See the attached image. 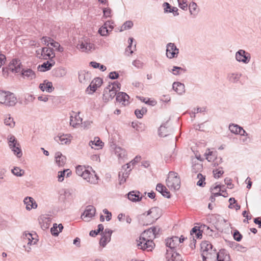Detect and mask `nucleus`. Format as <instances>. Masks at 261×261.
Returning <instances> with one entry per match:
<instances>
[{
    "instance_id": "obj_54",
    "label": "nucleus",
    "mask_w": 261,
    "mask_h": 261,
    "mask_svg": "<svg viewBox=\"0 0 261 261\" xmlns=\"http://www.w3.org/2000/svg\"><path fill=\"white\" fill-rule=\"evenodd\" d=\"M223 173L224 172L222 168H219L218 169L213 170L214 176L216 178H219Z\"/></svg>"
},
{
    "instance_id": "obj_51",
    "label": "nucleus",
    "mask_w": 261,
    "mask_h": 261,
    "mask_svg": "<svg viewBox=\"0 0 261 261\" xmlns=\"http://www.w3.org/2000/svg\"><path fill=\"white\" fill-rule=\"evenodd\" d=\"M49 44H50V45L52 47H53L55 48L56 49H57L59 51H60V52L63 51V48L62 47H60V44L58 42L54 41L53 39L51 40V42Z\"/></svg>"
},
{
    "instance_id": "obj_63",
    "label": "nucleus",
    "mask_w": 261,
    "mask_h": 261,
    "mask_svg": "<svg viewBox=\"0 0 261 261\" xmlns=\"http://www.w3.org/2000/svg\"><path fill=\"white\" fill-rule=\"evenodd\" d=\"M132 64L138 68H141L143 66V63L139 60H134Z\"/></svg>"
},
{
    "instance_id": "obj_22",
    "label": "nucleus",
    "mask_w": 261,
    "mask_h": 261,
    "mask_svg": "<svg viewBox=\"0 0 261 261\" xmlns=\"http://www.w3.org/2000/svg\"><path fill=\"white\" fill-rule=\"evenodd\" d=\"M129 96L124 92H120L116 95V101L124 106L127 105L129 103Z\"/></svg>"
},
{
    "instance_id": "obj_29",
    "label": "nucleus",
    "mask_w": 261,
    "mask_h": 261,
    "mask_svg": "<svg viewBox=\"0 0 261 261\" xmlns=\"http://www.w3.org/2000/svg\"><path fill=\"white\" fill-rule=\"evenodd\" d=\"M39 88L42 91H46L48 93L51 92L54 89L52 83L47 80L44 81L43 83L39 85Z\"/></svg>"
},
{
    "instance_id": "obj_1",
    "label": "nucleus",
    "mask_w": 261,
    "mask_h": 261,
    "mask_svg": "<svg viewBox=\"0 0 261 261\" xmlns=\"http://www.w3.org/2000/svg\"><path fill=\"white\" fill-rule=\"evenodd\" d=\"M203 261L208 259L210 261H230V256L225 250H221L218 253L213 249L212 245L208 241L202 242L201 244Z\"/></svg>"
},
{
    "instance_id": "obj_31",
    "label": "nucleus",
    "mask_w": 261,
    "mask_h": 261,
    "mask_svg": "<svg viewBox=\"0 0 261 261\" xmlns=\"http://www.w3.org/2000/svg\"><path fill=\"white\" fill-rule=\"evenodd\" d=\"M242 76V74L239 72H230L227 75V79L231 83H238Z\"/></svg>"
},
{
    "instance_id": "obj_14",
    "label": "nucleus",
    "mask_w": 261,
    "mask_h": 261,
    "mask_svg": "<svg viewBox=\"0 0 261 261\" xmlns=\"http://www.w3.org/2000/svg\"><path fill=\"white\" fill-rule=\"evenodd\" d=\"M132 169H127L125 165L122 167V170L119 172L118 177L119 184L122 185L125 182L127 178L128 177Z\"/></svg>"
},
{
    "instance_id": "obj_4",
    "label": "nucleus",
    "mask_w": 261,
    "mask_h": 261,
    "mask_svg": "<svg viewBox=\"0 0 261 261\" xmlns=\"http://www.w3.org/2000/svg\"><path fill=\"white\" fill-rule=\"evenodd\" d=\"M167 186L171 190H177L180 187V179L178 174L173 171L168 173L166 181Z\"/></svg>"
},
{
    "instance_id": "obj_20",
    "label": "nucleus",
    "mask_w": 261,
    "mask_h": 261,
    "mask_svg": "<svg viewBox=\"0 0 261 261\" xmlns=\"http://www.w3.org/2000/svg\"><path fill=\"white\" fill-rule=\"evenodd\" d=\"M20 61L17 59H13L9 64L8 69L9 71L14 73H17L20 71Z\"/></svg>"
},
{
    "instance_id": "obj_45",
    "label": "nucleus",
    "mask_w": 261,
    "mask_h": 261,
    "mask_svg": "<svg viewBox=\"0 0 261 261\" xmlns=\"http://www.w3.org/2000/svg\"><path fill=\"white\" fill-rule=\"evenodd\" d=\"M66 70L64 68H58L55 71V75L58 77H63L66 74Z\"/></svg>"
},
{
    "instance_id": "obj_41",
    "label": "nucleus",
    "mask_w": 261,
    "mask_h": 261,
    "mask_svg": "<svg viewBox=\"0 0 261 261\" xmlns=\"http://www.w3.org/2000/svg\"><path fill=\"white\" fill-rule=\"evenodd\" d=\"M8 144L10 148H13L19 146V143L14 136H10L8 137Z\"/></svg>"
},
{
    "instance_id": "obj_13",
    "label": "nucleus",
    "mask_w": 261,
    "mask_h": 261,
    "mask_svg": "<svg viewBox=\"0 0 261 261\" xmlns=\"http://www.w3.org/2000/svg\"><path fill=\"white\" fill-rule=\"evenodd\" d=\"M72 137V136L69 134H59L54 139L58 143L64 145L70 144Z\"/></svg>"
},
{
    "instance_id": "obj_12",
    "label": "nucleus",
    "mask_w": 261,
    "mask_h": 261,
    "mask_svg": "<svg viewBox=\"0 0 261 261\" xmlns=\"http://www.w3.org/2000/svg\"><path fill=\"white\" fill-rule=\"evenodd\" d=\"M95 208L93 206L88 205L82 215L81 218L85 221L88 222L95 215Z\"/></svg>"
},
{
    "instance_id": "obj_44",
    "label": "nucleus",
    "mask_w": 261,
    "mask_h": 261,
    "mask_svg": "<svg viewBox=\"0 0 261 261\" xmlns=\"http://www.w3.org/2000/svg\"><path fill=\"white\" fill-rule=\"evenodd\" d=\"M11 171L14 175L17 176H21L24 173V170L17 167H14L12 169Z\"/></svg>"
},
{
    "instance_id": "obj_28",
    "label": "nucleus",
    "mask_w": 261,
    "mask_h": 261,
    "mask_svg": "<svg viewBox=\"0 0 261 261\" xmlns=\"http://www.w3.org/2000/svg\"><path fill=\"white\" fill-rule=\"evenodd\" d=\"M91 80L90 73L85 70H81L79 72V80L81 83H87Z\"/></svg>"
},
{
    "instance_id": "obj_7",
    "label": "nucleus",
    "mask_w": 261,
    "mask_h": 261,
    "mask_svg": "<svg viewBox=\"0 0 261 261\" xmlns=\"http://www.w3.org/2000/svg\"><path fill=\"white\" fill-rule=\"evenodd\" d=\"M251 59V54L244 49H239L235 54V59L239 63L248 64Z\"/></svg>"
},
{
    "instance_id": "obj_50",
    "label": "nucleus",
    "mask_w": 261,
    "mask_h": 261,
    "mask_svg": "<svg viewBox=\"0 0 261 261\" xmlns=\"http://www.w3.org/2000/svg\"><path fill=\"white\" fill-rule=\"evenodd\" d=\"M12 151L13 152L14 154H15L18 158H20L22 153L20 148V144L19 146H17L16 147H14L13 148H11Z\"/></svg>"
},
{
    "instance_id": "obj_35",
    "label": "nucleus",
    "mask_w": 261,
    "mask_h": 261,
    "mask_svg": "<svg viewBox=\"0 0 261 261\" xmlns=\"http://www.w3.org/2000/svg\"><path fill=\"white\" fill-rule=\"evenodd\" d=\"M22 75L24 78L29 80H32L36 77V74L31 69H27L22 71Z\"/></svg>"
},
{
    "instance_id": "obj_6",
    "label": "nucleus",
    "mask_w": 261,
    "mask_h": 261,
    "mask_svg": "<svg viewBox=\"0 0 261 261\" xmlns=\"http://www.w3.org/2000/svg\"><path fill=\"white\" fill-rule=\"evenodd\" d=\"M147 232L142 233L139 240H137V246L139 248L143 250H147V251H152L155 246V244L153 240H149L148 238H145Z\"/></svg>"
},
{
    "instance_id": "obj_18",
    "label": "nucleus",
    "mask_w": 261,
    "mask_h": 261,
    "mask_svg": "<svg viewBox=\"0 0 261 261\" xmlns=\"http://www.w3.org/2000/svg\"><path fill=\"white\" fill-rule=\"evenodd\" d=\"M172 131L168 125V122L167 121L165 123L161 125L159 129V135L160 137H165L170 135Z\"/></svg>"
},
{
    "instance_id": "obj_61",
    "label": "nucleus",
    "mask_w": 261,
    "mask_h": 261,
    "mask_svg": "<svg viewBox=\"0 0 261 261\" xmlns=\"http://www.w3.org/2000/svg\"><path fill=\"white\" fill-rule=\"evenodd\" d=\"M113 22L112 21H106L104 24L103 26L106 28H107V29H109V31L111 32L114 28L113 26Z\"/></svg>"
},
{
    "instance_id": "obj_48",
    "label": "nucleus",
    "mask_w": 261,
    "mask_h": 261,
    "mask_svg": "<svg viewBox=\"0 0 261 261\" xmlns=\"http://www.w3.org/2000/svg\"><path fill=\"white\" fill-rule=\"evenodd\" d=\"M147 112V109L145 108H142L141 110L137 109L135 110V114L138 118H141L143 115Z\"/></svg>"
},
{
    "instance_id": "obj_34",
    "label": "nucleus",
    "mask_w": 261,
    "mask_h": 261,
    "mask_svg": "<svg viewBox=\"0 0 261 261\" xmlns=\"http://www.w3.org/2000/svg\"><path fill=\"white\" fill-rule=\"evenodd\" d=\"M55 158L56 164L59 167H62L65 165L66 163V158L65 156L63 155L61 152H56L55 155Z\"/></svg>"
},
{
    "instance_id": "obj_55",
    "label": "nucleus",
    "mask_w": 261,
    "mask_h": 261,
    "mask_svg": "<svg viewBox=\"0 0 261 261\" xmlns=\"http://www.w3.org/2000/svg\"><path fill=\"white\" fill-rule=\"evenodd\" d=\"M134 39L133 38H129L128 39V43L129 45L127 47L126 49V53L129 52V54H128V56L132 55L133 53V51L132 49L133 42Z\"/></svg>"
},
{
    "instance_id": "obj_52",
    "label": "nucleus",
    "mask_w": 261,
    "mask_h": 261,
    "mask_svg": "<svg viewBox=\"0 0 261 261\" xmlns=\"http://www.w3.org/2000/svg\"><path fill=\"white\" fill-rule=\"evenodd\" d=\"M110 32L109 29L106 28L103 25H102L101 28H99L98 30V33L103 36H106L108 35L109 32Z\"/></svg>"
},
{
    "instance_id": "obj_53",
    "label": "nucleus",
    "mask_w": 261,
    "mask_h": 261,
    "mask_svg": "<svg viewBox=\"0 0 261 261\" xmlns=\"http://www.w3.org/2000/svg\"><path fill=\"white\" fill-rule=\"evenodd\" d=\"M213 153H214L213 152L210 151V149H208L205 153V155L206 156V159L208 162L212 161L215 158V155H214Z\"/></svg>"
},
{
    "instance_id": "obj_38",
    "label": "nucleus",
    "mask_w": 261,
    "mask_h": 261,
    "mask_svg": "<svg viewBox=\"0 0 261 261\" xmlns=\"http://www.w3.org/2000/svg\"><path fill=\"white\" fill-rule=\"evenodd\" d=\"M54 64V62H53V63H50L49 61H46V62L43 63L42 65H39L38 69L40 71L45 72L50 70Z\"/></svg>"
},
{
    "instance_id": "obj_62",
    "label": "nucleus",
    "mask_w": 261,
    "mask_h": 261,
    "mask_svg": "<svg viewBox=\"0 0 261 261\" xmlns=\"http://www.w3.org/2000/svg\"><path fill=\"white\" fill-rule=\"evenodd\" d=\"M51 40H52V39L50 37H43L41 39V41H42V43H43L44 44L48 45L50 44Z\"/></svg>"
},
{
    "instance_id": "obj_23",
    "label": "nucleus",
    "mask_w": 261,
    "mask_h": 261,
    "mask_svg": "<svg viewBox=\"0 0 261 261\" xmlns=\"http://www.w3.org/2000/svg\"><path fill=\"white\" fill-rule=\"evenodd\" d=\"M127 197L132 202L140 201L142 199V195L138 191H132L127 194Z\"/></svg>"
},
{
    "instance_id": "obj_36",
    "label": "nucleus",
    "mask_w": 261,
    "mask_h": 261,
    "mask_svg": "<svg viewBox=\"0 0 261 261\" xmlns=\"http://www.w3.org/2000/svg\"><path fill=\"white\" fill-rule=\"evenodd\" d=\"M172 88L178 94H182L185 92V85L181 83H173Z\"/></svg>"
},
{
    "instance_id": "obj_26",
    "label": "nucleus",
    "mask_w": 261,
    "mask_h": 261,
    "mask_svg": "<svg viewBox=\"0 0 261 261\" xmlns=\"http://www.w3.org/2000/svg\"><path fill=\"white\" fill-rule=\"evenodd\" d=\"M164 7V11L165 13H172L174 16L179 15L178 10L175 7H171V6L168 3H164L163 4Z\"/></svg>"
},
{
    "instance_id": "obj_64",
    "label": "nucleus",
    "mask_w": 261,
    "mask_h": 261,
    "mask_svg": "<svg viewBox=\"0 0 261 261\" xmlns=\"http://www.w3.org/2000/svg\"><path fill=\"white\" fill-rule=\"evenodd\" d=\"M103 15L106 17H111V10L110 8H105L103 10Z\"/></svg>"
},
{
    "instance_id": "obj_16",
    "label": "nucleus",
    "mask_w": 261,
    "mask_h": 261,
    "mask_svg": "<svg viewBox=\"0 0 261 261\" xmlns=\"http://www.w3.org/2000/svg\"><path fill=\"white\" fill-rule=\"evenodd\" d=\"M178 245L179 240L177 237H173L166 240V245L168 248L167 250H175Z\"/></svg>"
},
{
    "instance_id": "obj_11",
    "label": "nucleus",
    "mask_w": 261,
    "mask_h": 261,
    "mask_svg": "<svg viewBox=\"0 0 261 261\" xmlns=\"http://www.w3.org/2000/svg\"><path fill=\"white\" fill-rule=\"evenodd\" d=\"M179 53V49L174 43H169L166 45V56L169 59L176 58Z\"/></svg>"
},
{
    "instance_id": "obj_56",
    "label": "nucleus",
    "mask_w": 261,
    "mask_h": 261,
    "mask_svg": "<svg viewBox=\"0 0 261 261\" xmlns=\"http://www.w3.org/2000/svg\"><path fill=\"white\" fill-rule=\"evenodd\" d=\"M202 169V165L200 163L195 164L192 166V171L195 173L200 171Z\"/></svg>"
},
{
    "instance_id": "obj_33",
    "label": "nucleus",
    "mask_w": 261,
    "mask_h": 261,
    "mask_svg": "<svg viewBox=\"0 0 261 261\" xmlns=\"http://www.w3.org/2000/svg\"><path fill=\"white\" fill-rule=\"evenodd\" d=\"M189 9L190 14L194 17L196 16L200 11L197 4L194 2H192L189 4Z\"/></svg>"
},
{
    "instance_id": "obj_46",
    "label": "nucleus",
    "mask_w": 261,
    "mask_h": 261,
    "mask_svg": "<svg viewBox=\"0 0 261 261\" xmlns=\"http://www.w3.org/2000/svg\"><path fill=\"white\" fill-rule=\"evenodd\" d=\"M133 26V23L132 21H126L121 26L120 31L122 32L124 30L130 29Z\"/></svg>"
},
{
    "instance_id": "obj_37",
    "label": "nucleus",
    "mask_w": 261,
    "mask_h": 261,
    "mask_svg": "<svg viewBox=\"0 0 261 261\" xmlns=\"http://www.w3.org/2000/svg\"><path fill=\"white\" fill-rule=\"evenodd\" d=\"M71 174L72 172L69 169L59 171L58 174V180L59 182H62L64 180V178L65 176L67 177H69Z\"/></svg>"
},
{
    "instance_id": "obj_43",
    "label": "nucleus",
    "mask_w": 261,
    "mask_h": 261,
    "mask_svg": "<svg viewBox=\"0 0 261 261\" xmlns=\"http://www.w3.org/2000/svg\"><path fill=\"white\" fill-rule=\"evenodd\" d=\"M141 159V157L140 156L137 155L136 156L133 160H132L129 163L126 164L125 166L127 167V169H132L130 168L131 166H135L137 163H139Z\"/></svg>"
},
{
    "instance_id": "obj_27",
    "label": "nucleus",
    "mask_w": 261,
    "mask_h": 261,
    "mask_svg": "<svg viewBox=\"0 0 261 261\" xmlns=\"http://www.w3.org/2000/svg\"><path fill=\"white\" fill-rule=\"evenodd\" d=\"M102 83V80L101 79L97 77L94 79L91 83L89 87L87 88V90L89 89L91 91V93H93L96 91L97 88L99 87Z\"/></svg>"
},
{
    "instance_id": "obj_9",
    "label": "nucleus",
    "mask_w": 261,
    "mask_h": 261,
    "mask_svg": "<svg viewBox=\"0 0 261 261\" xmlns=\"http://www.w3.org/2000/svg\"><path fill=\"white\" fill-rule=\"evenodd\" d=\"M36 54L38 58L41 59H51L55 57L53 49L46 47L36 50Z\"/></svg>"
},
{
    "instance_id": "obj_10",
    "label": "nucleus",
    "mask_w": 261,
    "mask_h": 261,
    "mask_svg": "<svg viewBox=\"0 0 261 261\" xmlns=\"http://www.w3.org/2000/svg\"><path fill=\"white\" fill-rule=\"evenodd\" d=\"M159 211L160 209L158 207H154L150 208L147 212V215L143 214L145 219L148 220V222L146 223V225L153 223L160 217Z\"/></svg>"
},
{
    "instance_id": "obj_24",
    "label": "nucleus",
    "mask_w": 261,
    "mask_h": 261,
    "mask_svg": "<svg viewBox=\"0 0 261 261\" xmlns=\"http://www.w3.org/2000/svg\"><path fill=\"white\" fill-rule=\"evenodd\" d=\"M82 119L79 115V113H74L70 116V125L73 127H77L79 125L81 124Z\"/></svg>"
},
{
    "instance_id": "obj_8",
    "label": "nucleus",
    "mask_w": 261,
    "mask_h": 261,
    "mask_svg": "<svg viewBox=\"0 0 261 261\" xmlns=\"http://www.w3.org/2000/svg\"><path fill=\"white\" fill-rule=\"evenodd\" d=\"M77 47L82 51L85 52L92 51L95 49L94 44L89 38L80 41Z\"/></svg>"
},
{
    "instance_id": "obj_32",
    "label": "nucleus",
    "mask_w": 261,
    "mask_h": 261,
    "mask_svg": "<svg viewBox=\"0 0 261 261\" xmlns=\"http://www.w3.org/2000/svg\"><path fill=\"white\" fill-rule=\"evenodd\" d=\"M89 145L92 148L99 149L102 148L104 143L100 140L99 137H95L93 140L90 141L89 143Z\"/></svg>"
},
{
    "instance_id": "obj_57",
    "label": "nucleus",
    "mask_w": 261,
    "mask_h": 261,
    "mask_svg": "<svg viewBox=\"0 0 261 261\" xmlns=\"http://www.w3.org/2000/svg\"><path fill=\"white\" fill-rule=\"evenodd\" d=\"M50 231L51 234L54 236H58L59 233V231L58 229L57 224L55 223L53 227L51 228Z\"/></svg>"
},
{
    "instance_id": "obj_19",
    "label": "nucleus",
    "mask_w": 261,
    "mask_h": 261,
    "mask_svg": "<svg viewBox=\"0 0 261 261\" xmlns=\"http://www.w3.org/2000/svg\"><path fill=\"white\" fill-rule=\"evenodd\" d=\"M229 129L230 132L235 134H240L241 136H248V134L241 126L237 124H232L229 125Z\"/></svg>"
},
{
    "instance_id": "obj_58",
    "label": "nucleus",
    "mask_w": 261,
    "mask_h": 261,
    "mask_svg": "<svg viewBox=\"0 0 261 261\" xmlns=\"http://www.w3.org/2000/svg\"><path fill=\"white\" fill-rule=\"evenodd\" d=\"M159 231L160 228L158 227H153L147 229V232H149V233L154 232L153 234L154 235V238H155L156 236L159 233Z\"/></svg>"
},
{
    "instance_id": "obj_39",
    "label": "nucleus",
    "mask_w": 261,
    "mask_h": 261,
    "mask_svg": "<svg viewBox=\"0 0 261 261\" xmlns=\"http://www.w3.org/2000/svg\"><path fill=\"white\" fill-rule=\"evenodd\" d=\"M175 253H178L175 250H167L166 259L168 261H175Z\"/></svg>"
},
{
    "instance_id": "obj_30",
    "label": "nucleus",
    "mask_w": 261,
    "mask_h": 261,
    "mask_svg": "<svg viewBox=\"0 0 261 261\" xmlns=\"http://www.w3.org/2000/svg\"><path fill=\"white\" fill-rule=\"evenodd\" d=\"M33 235L30 233L24 232L22 235L23 242L26 243L28 246H31L35 244L37 242L33 236Z\"/></svg>"
},
{
    "instance_id": "obj_17",
    "label": "nucleus",
    "mask_w": 261,
    "mask_h": 261,
    "mask_svg": "<svg viewBox=\"0 0 261 261\" xmlns=\"http://www.w3.org/2000/svg\"><path fill=\"white\" fill-rule=\"evenodd\" d=\"M39 221L41 228L45 230L50 226L51 218L49 216L43 215L40 217Z\"/></svg>"
},
{
    "instance_id": "obj_5",
    "label": "nucleus",
    "mask_w": 261,
    "mask_h": 261,
    "mask_svg": "<svg viewBox=\"0 0 261 261\" xmlns=\"http://www.w3.org/2000/svg\"><path fill=\"white\" fill-rule=\"evenodd\" d=\"M17 102L15 95L9 92L0 90V103L6 106H14Z\"/></svg>"
},
{
    "instance_id": "obj_59",
    "label": "nucleus",
    "mask_w": 261,
    "mask_h": 261,
    "mask_svg": "<svg viewBox=\"0 0 261 261\" xmlns=\"http://www.w3.org/2000/svg\"><path fill=\"white\" fill-rule=\"evenodd\" d=\"M233 238H234V239L235 240H236L237 241H240L241 240H242V236L241 235V234L239 232V231L238 230H236L234 232V233H233Z\"/></svg>"
},
{
    "instance_id": "obj_40",
    "label": "nucleus",
    "mask_w": 261,
    "mask_h": 261,
    "mask_svg": "<svg viewBox=\"0 0 261 261\" xmlns=\"http://www.w3.org/2000/svg\"><path fill=\"white\" fill-rule=\"evenodd\" d=\"M4 123L6 125L9 126L11 128L15 126V122L13 118L10 116V115H7L4 119Z\"/></svg>"
},
{
    "instance_id": "obj_2",
    "label": "nucleus",
    "mask_w": 261,
    "mask_h": 261,
    "mask_svg": "<svg viewBox=\"0 0 261 261\" xmlns=\"http://www.w3.org/2000/svg\"><path fill=\"white\" fill-rule=\"evenodd\" d=\"M76 173L90 184L95 185L98 182V177L91 167L79 165L76 167Z\"/></svg>"
},
{
    "instance_id": "obj_60",
    "label": "nucleus",
    "mask_w": 261,
    "mask_h": 261,
    "mask_svg": "<svg viewBox=\"0 0 261 261\" xmlns=\"http://www.w3.org/2000/svg\"><path fill=\"white\" fill-rule=\"evenodd\" d=\"M92 123V121L87 120L84 121L83 123L81 122V125L82 127H83L84 129H88L91 127Z\"/></svg>"
},
{
    "instance_id": "obj_15",
    "label": "nucleus",
    "mask_w": 261,
    "mask_h": 261,
    "mask_svg": "<svg viewBox=\"0 0 261 261\" xmlns=\"http://www.w3.org/2000/svg\"><path fill=\"white\" fill-rule=\"evenodd\" d=\"M112 233V230L109 229H106L105 231L102 233L99 244L103 247H105L107 244L111 241Z\"/></svg>"
},
{
    "instance_id": "obj_25",
    "label": "nucleus",
    "mask_w": 261,
    "mask_h": 261,
    "mask_svg": "<svg viewBox=\"0 0 261 261\" xmlns=\"http://www.w3.org/2000/svg\"><path fill=\"white\" fill-rule=\"evenodd\" d=\"M24 203L26 205V209L28 211L37 207V204L35 200L31 197H27L23 200Z\"/></svg>"
},
{
    "instance_id": "obj_21",
    "label": "nucleus",
    "mask_w": 261,
    "mask_h": 261,
    "mask_svg": "<svg viewBox=\"0 0 261 261\" xmlns=\"http://www.w3.org/2000/svg\"><path fill=\"white\" fill-rule=\"evenodd\" d=\"M114 153L120 162L126 158L127 152L126 150L120 146H116L115 147Z\"/></svg>"
},
{
    "instance_id": "obj_49",
    "label": "nucleus",
    "mask_w": 261,
    "mask_h": 261,
    "mask_svg": "<svg viewBox=\"0 0 261 261\" xmlns=\"http://www.w3.org/2000/svg\"><path fill=\"white\" fill-rule=\"evenodd\" d=\"M179 7L183 10H187L188 7V0H177Z\"/></svg>"
},
{
    "instance_id": "obj_42",
    "label": "nucleus",
    "mask_w": 261,
    "mask_h": 261,
    "mask_svg": "<svg viewBox=\"0 0 261 261\" xmlns=\"http://www.w3.org/2000/svg\"><path fill=\"white\" fill-rule=\"evenodd\" d=\"M171 72L173 74L175 75H178L181 74L182 73L186 72V70L180 67L173 66Z\"/></svg>"
},
{
    "instance_id": "obj_3",
    "label": "nucleus",
    "mask_w": 261,
    "mask_h": 261,
    "mask_svg": "<svg viewBox=\"0 0 261 261\" xmlns=\"http://www.w3.org/2000/svg\"><path fill=\"white\" fill-rule=\"evenodd\" d=\"M120 89V84L114 82L109 84L105 89L102 99L105 102L112 100L117 95V92Z\"/></svg>"
},
{
    "instance_id": "obj_47",
    "label": "nucleus",
    "mask_w": 261,
    "mask_h": 261,
    "mask_svg": "<svg viewBox=\"0 0 261 261\" xmlns=\"http://www.w3.org/2000/svg\"><path fill=\"white\" fill-rule=\"evenodd\" d=\"M198 181L197 182V185L200 187H204L205 185V177L201 173H198L197 176Z\"/></svg>"
}]
</instances>
